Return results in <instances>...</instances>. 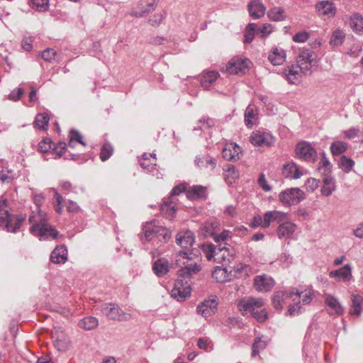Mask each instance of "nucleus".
Listing matches in <instances>:
<instances>
[{
  "mask_svg": "<svg viewBox=\"0 0 363 363\" xmlns=\"http://www.w3.org/2000/svg\"><path fill=\"white\" fill-rule=\"evenodd\" d=\"M44 199L45 197L42 194H38L33 196L34 203L37 206V212H33L29 217V223L31 224L30 232L38 237L40 240L55 239L58 232L48 223L46 215L38 209Z\"/></svg>",
  "mask_w": 363,
  "mask_h": 363,
  "instance_id": "nucleus-1",
  "label": "nucleus"
},
{
  "mask_svg": "<svg viewBox=\"0 0 363 363\" xmlns=\"http://www.w3.org/2000/svg\"><path fill=\"white\" fill-rule=\"evenodd\" d=\"M263 305L262 298L247 297L240 301L238 307L243 315L250 313L259 322H264L268 315L265 310L261 309Z\"/></svg>",
  "mask_w": 363,
  "mask_h": 363,
  "instance_id": "nucleus-2",
  "label": "nucleus"
},
{
  "mask_svg": "<svg viewBox=\"0 0 363 363\" xmlns=\"http://www.w3.org/2000/svg\"><path fill=\"white\" fill-rule=\"evenodd\" d=\"M145 238L147 241H152L153 245L167 242L171 237L170 231L159 225L156 220L147 223L143 226Z\"/></svg>",
  "mask_w": 363,
  "mask_h": 363,
  "instance_id": "nucleus-3",
  "label": "nucleus"
},
{
  "mask_svg": "<svg viewBox=\"0 0 363 363\" xmlns=\"http://www.w3.org/2000/svg\"><path fill=\"white\" fill-rule=\"evenodd\" d=\"M193 252L189 251H179L177 254L176 264L180 267L182 277H191L201 270L200 264L193 259Z\"/></svg>",
  "mask_w": 363,
  "mask_h": 363,
  "instance_id": "nucleus-4",
  "label": "nucleus"
},
{
  "mask_svg": "<svg viewBox=\"0 0 363 363\" xmlns=\"http://www.w3.org/2000/svg\"><path fill=\"white\" fill-rule=\"evenodd\" d=\"M205 251L208 260L213 258L217 262L230 263L235 255L234 249L225 242L216 246L208 245L206 247Z\"/></svg>",
  "mask_w": 363,
  "mask_h": 363,
  "instance_id": "nucleus-5",
  "label": "nucleus"
},
{
  "mask_svg": "<svg viewBox=\"0 0 363 363\" xmlns=\"http://www.w3.org/2000/svg\"><path fill=\"white\" fill-rule=\"evenodd\" d=\"M251 273V267L247 264H239L228 273L227 269L217 267L212 272V277L218 282L225 283L230 281L232 277L236 278H245Z\"/></svg>",
  "mask_w": 363,
  "mask_h": 363,
  "instance_id": "nucleus-6",
  "label": "nucleus"
},
{
  "mask_svg": "<svg viewBox=\"0 0 363 363\" xmlns=\"http://www.w3.org/2000/svg\"><path fill=\"white\" fill-rule=\"evenodd\" d=\"M24 220V217L11 215L7 211L0 213V225L8 232H16Z\"/></svg>",
  "mask_w": 363,
  "mask_h": 363,
  "instance_id": "nucleus-7",
  "label": "nucleus"
},
{
  "mask_svg": "<svg viewBox=\"0 0 363 363\" xmlns=\"http://www.w3.org/2000/svg\"><path fill=\"white\" fill-rule=\"evenodd\" d=\"M305 198L304 192L299 188H289L281 191L279 195V201L288 206L298 204Z\"/></svg>",
  "mask_w": 363,
  "mask_h": 363,
  "instance_id": "nucleus-8",
  "label": "nucleus"
},
{
  "mask_svg": "<svg viewBox=\"0 0 363 363\" xmlns=\"http://www.w3.org/2000/svg\"><path fill=\"white\" fill-rule=\"evenodd\" d=\"M101 312L104 315L113 320L125 321L130 318V314L125 313L118 305L113 303H104L101 306Z\"/></svg>",
  "mask_w": 363,
  "mask_h": 363,
  "instance_id": "nucleus-9",
  "label": "nucleus"
},
{
  "mask_svg": "<svg viewBox=\"0 0 363 363\" xmlns=\"http://www.w3.org/2000/svg\"><path fill=\"white\" fill-rule=\"evenodd\" d=\"M185 189L186 188L184 185L182 184L174 186L170 193L169 197L167 199V201H164L161 204V212L167 218L172 219L176 213L175 204L172 201V197L179 195L181 193L184 191Z\"/></svg>",
  "mask_w": 363,
  "mask_h": 363,
  "instance_id": "nucleus-10",
  "label": "nucleus"
},
{
  "mask_svg": "<svg viewBox=\"0 0 363 363\" xmlns=\"http://www.w3.org/2000/svg\"><path fill=\"white\" fill-rule=\"evenodd\" d=\"M314 52L309 49H303L296 57V65L301 68L303 75L312 73V66L314 61Z\"/></svg>",
  "mask_w": 363,
  "mask_h": 363,
  "instance_id": "nucleus-11",
  "label": "nucleus"
},
{
  "mask_svg": "<svg viewBox=\"0 0 363 363\" xmlns=\"http://www.w3.org/2000/svg\"><path fill=\"white\" fill-rule=\"evenodd\" d=\"M296 156L304 161L314 162L316 160L317 152L308 142L302 141L296 145L295 149Z\"/></svg>",
  "mask_w": 363,
  "mask_h": 363,
  "instance_id": "nucleus-12",
  "label": "nucleus"
},
{
  "mask_svg": "<svg viewBox=\"0 0 363 363\" xmlns=\"http://www.w3.org/2000/svg\"><path fill=\"white\" fill-rule=\"evenodd\" d=\"M191 289L187 281L177 280L171 291V296L178 301H184L191 295Z\"/></svg>",
  "mask_w": 363,
  "mask_h": 363,
  "instance_id": "nucleus-13",
  "label": "nucleus"
},
{
  "mask_svg": "<svg viewBox=\"0 0 363 363\" xmlns=\"http://www.w3.org/2000/svg\"><path fill=\"white\" fill-rule=\"evenodd\" d=\"M324 301L328 314L333 316H339L343 314L344 308L335 296L327 294L324 296Z\"/></svg>",
  "mask_w": 363,
  "mask_h": 363,
  "instance_id": "nucleus-14",
  "label": "nucleus"
},
{
  "mask_svg": "<svg viewBox=\"0 0 363 363\" xmlns=\"http://www.w3.org/2000/svg\"><path fill=\"white\" fill-rule=\"evenodd\" d=\"M250 143L255 146H271L274 142V138L268 133L254 131L250 137Z\"/></svg>",
  "mask_w": 363,
  "mask_h": 363,
  "instance_id": "nucleus-15",
  "label": "nucleus"
},
{
  "mask_svg": "<svg viewBox=\"0 0 363 363\" xmlns=\"http://www.w3.org/2000/svg\"><path fill=\"white\" fill-rule=\"evenodd\" d=\"M249 60L241 57L232 58L226 65L225 72L230 74H237L248 67Z\"/></svg>",
  "mask_w": 363,
  "mask_h": 363,
  "instance_id": "nucleus-16",
  "label": "nucleus"
},
{
  "mask_svg": "<svg viewBox=\"0 0 363 363\" xmlns=\"http://www.w3.org/2000/svg\"><path fill=\"white\" fill-rule=\"evenodd\" d=\"M274 285V279L267 274L258 275L255 277L254 287L259 292H267L272 289Z\"/></svg>",
  "mask_w": 363,
  "mask_h": 363,
  "instance_id": "nucleus-17",
  "label": "nucleus"
},
{
  "mask_svg": "<svg viewBox=\"0 0 363 363\" xmlns=\"http://www.w3.org/2000/svg\"><path fill=\"white\" fill-rule=\"evenodd\" d=\"M283 74L289 83L298 84L301 82V76L303 74L301 72V68L297 65H291L284 69Z\"/></svg>",
  "mask_w": 363,
  "mask_h": 363,
  "instance_id": "nucleus-18",
  "label": "nucleus"
},
{
  "mask_svg": "<svg viewBox=\"0 0 363 363\" xmlns=\"http://www.w3.org/2000/svg\"><path fill=\"white\" fill-rule=\"evenodd\" d=\"M217 305L218 302L216 297L205 300L198 305L197 313L205 318L209 317L214 313Z\"/></svg>",
  "mask_w": 363,
  "mask_h": 363,
  "instance_id": "nucleus-19",
  "label": "nucleus"
},
{
  "mask_svg": "<svg viewBox=\"0 0 363 363\" xmlns=\"http://www.w3.org/2000/svg\"><path fill=\"white\" fill-rule=\"evenodd\" d=\"M282 174L284 177L290 179H298L303 175V171L294 162H289L284 164Z\"/></svg>",
  "mask_w": 363,
  "mask_h": 363,
  "instance_id": "nucleus-20",
  "label": "nucleus"
},
{
  "mask_svg": "<svg viewBox=\"0 0 363 363\" xmlns=\"http://www.w3.org/2000/svg\"><path fill=\"white\" fill-rule=\"evenodd\" d=\"M296 228V224L287 220L279 225L277 230L278 238L279 239L288 238L295 233Z\"/></svg>",
  "mask_w": 363,
  "mask_h": 363,
  "instance_id": "nucleus-21",
  "label": "nucleus"
},
{
  "mask_svg": "<svg viewBox=\"0 0 363 363\" xmlns=\"http://www.w3.org/2000/svg\"><path fill=\"white\" fill-rule=\"evenodd\" d=\"M330 278H335L337 281H348L352 278V269L350 264H345L338 269L331 271L329 273Z\"/></svg>",
  "mask_w": 363,
  "mask_h": 363,
  "instance_id": "nucleus-22",
  "label": "nucleus"
},
{
  "mask_svg": "<svg viewBox=\"0 0 363 363\" xmlns=\"http://www.w3.org/2000/svg\"><path fill=\"white\" fill-rule=\"evenodd\" d=\"M248 11L252 18L259 19L265 14L266 7L260 0H252L248 4Z\"/></svg>",
  "mask_w": 363,
  "mask_h": 363,
  "instance_id": "nucleus-23",
  "label": "nucleus"
},
{
  "mask_svg": "<svg viewBox=\"0 0 363 363\" xmlns=\"http://www.w3.org/2000/svg\"><path fill=\"white\" fill-rule=\"evenodd\" d=\"M176 242L182 247L188 248L192 246L195 242L194 234L190 230L179 232L177 235Z\"/></svg>",
  "mask_w": 363,
  "mask_h": 363,
  "instance_id": "nucleus-24",
  "label": "nucleus"
},
{
  "mask_svg": "<svg viewBox=\"0 0 363 363\" xmlns=\"http://www.w3.org/2000/svg\"><path fill=\"white\" fill-rule=\"evenodd\" d=\"M291 298L293 300L292 291H277L274 293L272 298V304L277 310H281L286 300Z\"/></svg>",
  "mask_w": 363,
  "mask_h": 363,
  "instance_id": "nucleus-25",
  "label": "nucleus"
},
{
  "mask_svg": "<svg viewBox=\"0 0 363 363\" xmlns=\"http://www.w3.org/2000/svg\"><path fill=\"white\" fill-rule=\"evenodd\" d=\"M286 52L281 48H273L268 55V60L273 65H281L286 60Z\"/></svg>",
  "mask_w": 363,
  "mask_h": 363,
  "instance_id": "nucleus-26",
  "label": "nucleus"
},
{
  "mask_svg": "<svg viewBox=\"0 0 363 363\" xmlns=\"http://www.w3.org/2000/svg\"><path fill=\"white\" fill-rule=\"evenodd\" d=\"M316 9L324 16L328 18L335 16L336 13V8L334 4L329 1H321L316 4Z\"/></svg>",
  "mask_w": 363,
  "mask_h": 363,
  "instance_id": "nucleus-27",
  "label": "nucleus"
},
{
  "mask_svg": "<svg viewBox=\"0 0 363 363\" xmlns=\"http://www.w3.org/2000/svg\"><path fill=\"white\" fill-rule=\"evenodd\" d=\"M67 259V250L64 245L56 247L50 255V261L56 264H63Z\"/></svg>",
  "mask_w": 363,
  "mask_h": 363,
  "instance_id": "nucleus-28",
  "label": "nucleus"
},
{
  "mask_svg": "<svg viewBox=\"0 0 363 363\" xmlns=\"http://www.w3.org/2000/svg\"><path fill=\"white\" fill-rule=\"evenodd\" d=\"M141 167L147 172H151L156 166V158L155 154L144 153L139 159Z\"/></svg>",
  "mask_w": 363,
  "mask_h": 363,
  "instance_id": "nucleus-29",
  "label": "nucleus"
},
{
  "mask_svg": "<svg viewBox=\"0 0 363 363\" xmlns=\"http://www.w3.org/2000/svg\"><path fill=\"white\" fill-rule=\"evenodd\" d=\"M194 162L196 165L201 168H209L213 170L216 167V159L208 155L196 157Z\"/></svg>",
  "mask_w": 363,
  "mask_h": 363,
  "instance_id": "nucleus-30",
  "label": "nucleus"
},
{
  "mask_svg": "<svg viewBox=\"0 0 363 363\" xmlns=\"http://www.w3.org/2000/svg\"><path fill=\"white\" fill-rule=\"evenodd\" d=\"M292 296L293 302L298 301V303H302V304H308L313 300L314 295L311 291L306 290L304 291H292Z\"/></svg>",
  "mask_w": 363,
  "mask_h": 363,
  "instance_id": "nucleus-31",
  "label": "nucleus"
},
{
  "mask_svg": "<svg viewBox=\"0 0 363 363\" xmlns=\"http://www.w3.org/2000/svg\"><path fill=\"white\" fill-rule=\"evenodd\" d=\"M349 24L352 30L356 33H363V16L359 13H353L350 17Z\"/></svg>",
  "mask_w": 363,
  "mask_h": 363,
  "instance_id": "nucleus-32",
  "label": "nucleus"
},
{
  "mask_svg": "<svg viewBox=\"0 0 363 363\" xmlns=\"http://www.w3.org/2000/svg\"><path fill=\"white\" fill-rule=\"evenodd\" d=\"M257 110L255 106L249 105L245 111V125L251 128L255 124V121L257 120Z\"/></svg>",
  "mask_w": 363,
  "mask_h": 363,
  "instance_id": "nucleus-33",
  "label": "nucleus"
},
{
  "mask_svg": "<svg viewBox=\"0 0 363 363\" xmlns=\"http://www.w3.org/2000/svg\"><path fill=\"white\" fill-rule=\"evenodd\" d=\"M206 195V189L202 186H193L186 192L187 198L191 200L205 199Z\"/></svg>",
  "mask_w": 363,
  "mask_h": 363,
  "instance_id": "nucleus-34",
  "label": "nucleus"
},
{
  "mask_svg": "<svg viewBox=\"0 0 363 363\" xmlns=\"http://www.w3.org/2000/svg\"><path fill=\"white\" fill-rule=\"evenodd\" d=\"M351 301L352 305L350 313L351 315H359L362 311L363 297L358 294H352Z\"/></svg>",
  "mask_w": 363,
  "mask_h": 363,
  "instance_id": "nucleus-35",
  "label": "nucleus"
},
{
  "mask_svg": "<svg viewBox=\"0 0 363 363\" xmlns=\"http://www.w3.org/2000/svg\"><path fill=\"white\" fill-rule=\"evenodd\" d=\"M152 269L157 277H162L169 271V262L164 258L158 259L155 262Z\"/></svg>",
  "mask_w": 363,
  "mask_h": 363,
  "instance_id": "nucleus-36",
  "label": "nucleus"
},
{
  "mask_svg": "<svg viewBox=\"0 0 363 363\" xmlns=\"http://www.w3.org/2000/svg\"><path fill=\"white\" fill-rule=\"evenodd\" d=\"M99 325L98 319L93 316L85 317L79 323V326L86 330L96 328Z\"/></svg>",
  "mask_w": 363,
  "mask_h": 363,
  "instance_id": "nucleus-37",
  "label": "nucleus"
},
{
  "mask_svg": "<svg viewBox=\"0 0 363 363\" xmlns=\"http://www.w3.org/2000/svg\"><path fill=\"white\" fill-rule=\"evenodd\" d=\"M219 74L214 71H210L203 74L201 85L206 89H208L210 85L213 83L218 77Z\"/></svg>",
  "mask_w": 363,
  "mask_h": 363,
  "instance_id": "nucleus-38",
  "label": "nucleus"
},
{
  "mask_svg": "<svg viewBox=\"0 0 363 363\" xmlns=\"http://www.w3.org/2000/svg\"><path fill=\"white\" fill-rule=\"evenodd\" d=\"M321 157L322 158L319 162L318 170L323 175L329 174L331 172V164L324 152L321 153Z\"/></svg>",
  "mask_w": 363,
  "mask_h": 363,
  "instance_id": "nucleus-39",
  "label": "nucleus"
},
{
  "mask_svg": "<svg viewBox=\"0 0 363 363\" xmlns=\"http://www.w3.org/2000/svg\"><path fill=\"white\" fill-rule=\"evenodd\" d=\"M268 17L274 21H281L286 18L285 11L281 7H274L267 13Z\"/></svg>",
  "mask_w": 363,
  "mask_h": 363,
  "instance_id": "nucleus-40",
  "label": "nucleus"
},
{
  "mask_svg": "<svg viewBox=\"0 0 363 363\" xmlns=\"http://www.w3.org/2000/svg\"><path fill=\"white\" fill-rule=\"evenodd\" d=\"M354 165V162L351 158L346 157L345 155L341 156L339 162V167L345 173H349L352 171Z\"/></svg>",
  "mask_w": 363,
  "mask_h": 363,
  "instance_id": "nucleus-41",
  "label": "nucleus"
},
{
  "mask_svg": "<svg viewBox=\"0 0 363 363\" xmlns=\"http://www.w3.org/2000/svg\"><path fill=\"white\" fill-rule=\"evenodd\" d=\"M257 33V24L254 23H249L244 33V43H250L255 37V33Z\"/></svg>",
  "mask_w": 363,
  "mask_h": 363,
  "instance_id": "nucleus-42",
  "label": "nucleus"
},
{
  "mask_svg": "<svg viewBox=\"0 0 363 363\" xmlns=\"http://www.w3.org/2000/svg\"><path fill=\"white\" fill-rule=\"evenodd\" d=\"M225 179L229 183H232V180L238 179L240 177V173L235 166L232 164L226 165L224 173Z\"/></svg>",
  "mask_w": 363,
  "mask_h": 363,
  "instance_id": "nucleus-43",
  "label": "nucleus"
},
{
  "mask_svg": "<svg viewBox=\"0 0 363 363\" xmlns=\"http://www.w3.org/2000/svg\"><path fill=\"white\" fill-rule=\"evenodd\" d=\"M49 120L50 118L46 113H39L35 117L34 125L40 130H46Z\"/></svg>",
  "mask_w": 363,
  "mask_h": 363,
  "instance_id": "nucleus-44",
  "label": "nucleus"
},
{
  "mask_svg": "<svg viewBox=\"0 0 363 363\" xmlns=\"http://www.w3.org/2000/svg\"><path fill=\"white\" fill-rule=\"evenodd\" d=\"M348 145L342 141L333 142L330 145L331 152L333 155H338L344 153L347 150Z\"/></svg>",
  "mask_w": 363,
  "mask_h": 363,
  "instance_id": "nucleus-45",
  "label": "nucleus"
},
{
  "mask_svg": "<svg viewBox=\"0 0 363 363\" xmlns=\"http://www.w3.org/2000/svg\"><path fill=\"white\" fill-rule=\"evenodd\" d=\"M267 345V341L261 337H257L252 344V357H256L259 354L260 350H263Z\"/></svg>",
  "mask_w": 363,
  "mask_h": 363,
  "instance_id": "nucleus-46",
  "label": "nucleus"
},
{
  "mask_svg": "<svg viewBox=\"0 0 363 363\" xmlns=\"http://www.w3.org/2000/svg\"><path fill=\"white\" fill-rule=\"evenodd\" d=\"M113 149L111 144L105 143L101 150L100 158L102 161L107 160L113 154Z\"/></svg>",
  "mask_w": 363,
  "mask_h": 363,
  "instance_id": "nucleus-47",
  "label": "nucleus"
},
{
  "mask_svg": "<svg viewBox=\"0 0 363 363\" xmlns=\"http://www.w3.org/2000/svg\"><path fill=\"white\" fill-rule=\"evenodd\" d=\"M345 38V33L340 30H337L333 33L332 38L330 39V43L335 45H341Z\"/></svg>",
  "mask_w": 363,
  "mask_h": 363,
  "instance_id": "nucleus-48",
  "label": "nucleus"
},
{
  "mask_svg": "<svg viewBox=\"0 0 363 363\" xmlns=\"http://www.w3.org/2000/svg\"><path fill=\"white\" fill-rule=\"evenodd\" d=\"M214 125L213 121L210 118H203L200 119L197 125L194 127V130H203L204 128H208Z\"/></svg>",
  "mask_w": 363,
  "mask_h": 363,
  "instance_id": "nucleus-49",
  "label": "nucleus"
},
{
  "mask_svg": "<svg viewBox=\"0 0 363 363\" xmlns=\"http://www.w3.org/2000/svg\"><path fill=\"white\" fill-rule=\"evenodd\" d=\"M57 55V52L52 48H47L41 52L42 58L47 62H52Z\"/></svg>",
  "mask_w": 363,
  "mask_h": 363,
  "instance_id": "nucleus-50",
  "label": "nucleus"
},
{
  "mask_svg": "<svg viewBox=\"0 0 363 363\" xmlns=\"http://www.w3.org/2000/svg\"><path fill=\"white\" fill-rule=\"evenodd\" d=\"M301 303H298V301H296L289 306L286 314L289 315H298L301 313Z\"/></svg>",
  "mask_w": 363,
  "mask_h": 363,
  "instance_id": "nucleus-51",
  "label": "nucleus"
},
{
  "mask_svg": "<svg viewBox=\"0 0 363 363\" xmlns=\"http://www.w3.org/2000/svg\"><path fill=\"white\" fill-rule=\"evenodd\" d=\"M250 226L256 228L258 227H261L262 228L266 229V225L264 223V216H261L259 215L255 216L252 222L250 224Z\"/></svg>",
  "mask_w": 363,
  "mask_h": 363,
  "instance_id": "nucleus-52",
  "label": "nucleus"
},
{
  "mask_svg": "<svg viewBox=\"0 0 363 363\" xmlns=\"http://www.w3.org/2000/svg\"><path fill=\"white\" fill-rule=\"evenodd\" d=\"M31 2L38 11H45L49 6L48 0H31Z\"/></svg>",
  "mask_w": 363,
  "mask_h": 363,
  "instance_id": "nucleus-53",
  "label": "nucleus"
},
{
  "mask_svg": "<svg viewBox=\"0 0 363 363\" xmlns=\"http://www.w3.org/2000/svg\"><path fill=\"white\" fill-rule=\"evenodd\" d=\"M274 220L279 224L284 223L289 219V214L282 211H272Z\"/></svg>",
  "mask_w": 363,
  "mask_h": 363,
  "instance_id": "nucleus-54",
  "label": "nucleus"
},
{
  "mask_svg": "<svg viewBox=\"0 0 363 363\" xmlns=\"http://www.w3.org/2000/svg\"><path fill=\"white\" fill-rule=\"evenodd\" d=\"M230 235V231L224 230L220 234H213V237L215 242L219 245L221 244L220 242H224L229 238Z\"/></svg>",
  "mask_w": 363,
  "mask_h": 363,
  "instance_id": "nucleus-55",
  "label": "nucleus"
},
{
  "mask_svg": "<svg viewBox=\"0 0 363 363\" xmlns=\"http://www.w3.org/2000/svg\"><path fill=\"white\" fill-rule=\"evenodd\" d=\"M320 181L315 178H309L306 183V189L308 191L313 192L319 186Z\"/></svg>",
  "mask_w": 363,
  "mask_h": 363,
  "instance_id": "nucleus-56",
  "label": "nucleus"
},
{
  "mask_svg": "<svg viewBox=\"0 0 363 363\" xmlns=\"http://www.w3.org/2000/svg\"><path fill=\"white\" fill-rule=\"evenodd\" d=\"M23 94V89L21 88H16L13 90L9 95L8 99L11 101H18L21 98Z\"/></svg>",
  "mask_w": 363,
  "mask_h": 363,
  "instance_id": "nucleus-57",
  "label": "nucleus"
},
{
  "mask_svg": "<svg viewBox=\"0 0 363 363\" xmlns=\"http://www.w3.org/2000/svg\"><path fill=\"white\" fill-rule=\"evenodd\" d=\"M257 183L264 191L269 192L272 190V186L267 184V181L264 174H261L259 175Z\"/></svg>",
  "mask_w": 363,
  "mask_h": 363,
  "instance_id": "nucleus-58",
  "label": "nucleus"
},
{
  "mask_svg": "<svg viewBox=\"0 0 363 363\" xmlns=\"http://www.w3.org/2000/svg\"><path fill=\"white\" fill-rule=\"evenodd\" d=\"M309 38V34L306 31H301L297 33L296 35L293 36V40L296 43H304Z\"/></svg>",
  "mask_w": 363,
  "mask_h": 363,
  "instance_id": "nucleus-59",
  "label": "nucleus"
},
{
  "mask_svg": "<svg viewBox=\"0 0 363 363\" xmlns=\"http://www.w3.org/2000/svg\"><path fill=\"white\" fill-rule=\"evenodd\" d=\"M14 179L12 172L10 170H2L0 172V180L2 182H11Z\"/></svg>",
  "mask_w": 363,
  "mask_h": 363,
  "instance_id": "nucleus-60",
  "label": "nucleus"
},
{
  "mask_svg": "<svg viewBox=\"0 0 363 363\" xmlns=\"http://www.w3.org/2000/svg\"><path fill=\"white\" fill-rule=\"evenodd\" d=\"M272 33V26L269 23H264L261 28L257 30V33L261 37H266Z\"/></svg>",
  "mask_w": 363,
  "mask_h": 363,
  "instance_id": "nucleus-61",
  "label": "nucleus"
},
{
  "mask_svg": "<svg viewBox=\"0 0 363 363\" xmlns=\"http://www.w3.org/2000/svg\"><path fill=\"white\" fill-rule=\"evenodd\" d=\"M53 191L55 192V200H56V203H57V205L55 206V211L57 213H61L62 212V201H63V198L62 196L57 192V190L54 189H53Z\"/></svg>",
  "mask_w": 363,
  "mask_h": 363,
  "instance_id": "nucleus-62",
  "label": "nucleus"
},
{
  "mask_svg": "<svg viewBox=\"0 0 363 363\" xmlns=\"http://www.w3.org/2000/svg\"><path fill=\"white\" fill-rule=\"evenodd\" d=\"M223 157L227 160H237L239 159L238 154L235 155L234 153H232L230 148L228 147L223 150Z\"/></svg>",
  "mask_w": 363,
  "mask_h": 363,
  "instance_id": "nucleus-63",
  "label": "nucleus"
},
{
  "mask_svg": "<svg viewBox=\"0 0 363 363\" xmlns=\"http://www.w3.org/2000/svg\"><path fill=\"white\" fill-rule=\"evenodd\" d=\"M51 149V141L50 140H43L38 144V150L41 152H48Z\"/></svg>",
  "mask_w": 363,
  "mask_h": 363,
  "instance_id": "nucleus-64",
  "label": "nucleus"
}]
</instances>
